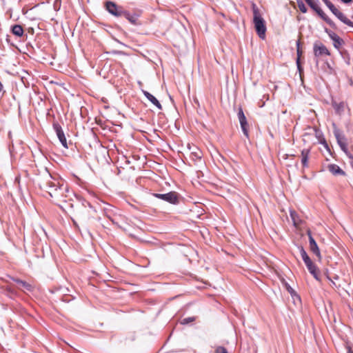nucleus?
Segmentation results:
<instances>
[{
	"label": "nucleus",
	"instance_id": "a211bd4d",
	"mask_svg": "<svg viewBox=\"0 0 353 353\" xmlns=\"http://www.w3.org/2000/svg\"><path fill=\"white\" fill-rule=\"evenodd\" d=\"M190 158L194 162L201 161L202 158V152L197 148H194L190 152Z\"/></svg>",
	"mask_w": 353,
	"mask_h": 353
},
{
	"label": "nucleus",
	"instance_id": "72a5a7b5",
	"mask_svg": "<svg viewBox=\"0 0 353 353\" xmlns=\"http://www.w3.org/2000/svg\"><path fill=\"white\" fill-rule=\"evenodd\" d=\"M338 38H339V37L336 34V35L333 38H332V40L334 41L336 40Z\"/></svg>",
	"mask_w": 353,
	"mask_h": 353
},
{
	"label": "nucleus",
	"instance_id": "4468645a",
	"mask_svg": "<svg viewBox=\"0 0 353 353\" xmlns=\"http://www.w3.org/2000/svg\"><path fill=\"white\" fill-rule=\"evenodd\" d=\"M327 170L333 174V175H345V172L337 165L336 164H329L327 166Z\"/></svg>",
	"mask_w": 353,
	"mask_h": 353
},
{
	"label": "nucleus",
	"instance_id": "cd10ccee",
	"mask_svg": "<svg viewBox=\"0 0 353 353\" xmlns=\"http://www.w3.org/2000/svg\"><path fill=\"white\" fill-rule=\"evenodd\" d=\"M296 48H297V56H298L297 58L300 59V56L301 54V51L300 50V41H297V42H296Z\"/></svg>",
	"mask_w": 353,
	"mask_h": 353
},
{
	"label": "nucleus",
	"instance_id": "6e6552de",
	"mask_svg": "<svg viewBox=\"0 0 353 353\" xmlns=\"http://www.w3.org/2000/svg\"><path fill=\"white\" fill-rule=\"evenodd\" d=\"M307 4L312 8L316 12L319 14V16L324 20L327 23H328L330 26L334 28L335 23L332 21L321 9V8L312 0H309L306 1Z\"/></svg>",
	"mask_w": 353,
	"mask_h": 353
},
{
	"label": "nucleus",
	"instance_id": "c9c22d12",
	"mask_svg": "<svg viewBox=\"0 0 353 353\" xmlns=\"http://www.w3.org/2000/svg\"><path fill=\"white\" fill-rule=\"evenodd\" d=\"M334 279H338V276H334Z\"/></svg>",
	"mask_w": 353,
	"mask_h": 353
},
{
	"label": "nucleus",
	"instance_id": "ddd939ff",
	"mask_svg": "<svg viewBox=\"0 0 353 353\" xmlns=\"http://www.w3.org/2000/svg\"><path fill=\"white\" fill-rule=\"evenodd\" d=\"M309 244H310V251L312 252L318 257L319 259H321V255L319 248L318 247L316 242L315 241V240L313 237H310V241H309Z\"/></svg>",
	"mask_w": 353,
	"mask_h": 353
},
{
	"label": "nucleus",
	"instance_id": "7ed1b4c3",
	"mask_svg": "<svg viewBox=\"0 0 353 353\" xmlns=\"http://www.w3.org/2000/svg\"><path fill=\"white\" fill-rule=\"evenodd\" d=\"M252 9L253 12V23L256 32L261 39L265 38L266 26L264 19L262 17L259 8L254 3L252 4Z\"/></svg>",
	"mask_w": 353,
	"mask_h": 353
},
{
	"label": "nucleus",
	"instance_id": "473e14b6",
	"mask_svg": "<svg viewBox=\"0 0 353 353\" xmlns=\"http://www.w3.org/2000/svg\"><path fill=\"white\" fill-rule=\"evenodd\" d=\"M345 3H349L352 1V0H341Z\"/></svg>",
	"mask_w": 353,
	"mask_h": 353
},
{
	"label": "nucleus",
	"instance_id": "f8f14e48",
	"mask_svg": "<svg viewBox=\"0 0 353 353\" xmlns=\"http://www.w3.org/2000/svg\"><path fill=\"white\" fill-rule=\"evenodd\" d=\"M314 52L316 57H319L323 54L330 55L329 50L323 44L318 45L315 43L314 46Z\"/></svg>",
	"mask_w": 353,
	"mask_h": 353
},
{
	"label": "nucleus",
	"instance_id": "aec40b11",
	"mask_svg": "<svg viewBox=\"0 0 353 353\" xmlns=\"http://www.w3.org/2000/svg\"><path fill=\"white\" fill-rule=\"evenodd\" d=\"M12 32L17 37H21L23 34V29L20 25H14L12 28Z\"/></svg>",
	"mask_w": 353,
	"mask_h": 353
},
{
	"label": "nucleus",
	"instance_id": "9d476101",
	"mask_svg": "<svg viewBox=\"0 0 353 353\" xmlns=\"http://www.w3.org/2000/svg\"><path fill=\"white\" fill-rule=\"evenodd\" d=\"M53 129L56 132L57 136L65 148H68L67 140L61 126L57 122L53 123Z\"/></svg>",
	"mask_w": 353,
	"mask_h": 353
},
{
	"label": "nucleus",
	"instance_id": "9b49d317",
	"mask_svg": "<svg viewBox=\"0 0 353 353\" xmlns=\"http://www.w3.org/2000/svg\"><path fill=\"white\" fill-rule=\"evenodd\" d=\"M13 281L18 285L17 288L19 290H21L24 292H26V291L32 292L33 291L34 288L31 284H30L24 281H22L19 279H13Z\"/></svg>",
	"mask_w": 353,
	"mask_h": 353
},
{
	"label": "nucleus",
	"instance_id": "2eb2a0df",
	"mask_svg": "<svg viewBox=\"0 0 353 353\" xmlns=\"http://www.w3.org/2000/svg\"><path fill=\"white\" fill-rule=\"evenodd\" d=\"M123 16L128 20L130 23L133 25H138V18L139 17L137 14H130L128 11L125 10Z\"/></svg>",
	"mask_w": 353,
	"mask_h": 353
},
{
	"label": "nucleus",
	"instance_id": "412c9836",
	"mask_svg": "<svg viewBox=\"0 0 353 353\" xmlns=\"http://www.w3.org/2000/svg\"><path fill=\"white\" fill-rule=\"evenodd\" d=\"M338 144L339 145L341 149L345 152V153L347 152V142H346V139L344 138L342 140H339L337 141Z\"/></svg>",
	"mask_w": 353,
	"mask_h": 353
},
{
	"label": "nucleus",
	"instance_id": "39448f33",
	"mask_svg": "<svg viewBox=\"0 0 353 353\" xmlns=\"http://www.w3.org/2000/svg\"><path fill=\"white\" fill-rule=\"evenodd\" d=\"M330 11L343 23L353 28V22L348 19L345 14L339 11L330 0H323Z\"/></svg>",
	"mask_w": 353,
	"mask_h": 353
},
{
	"label": "nucleus",
	"instance_id": "c85d7f7f",
	"mask_svg": "<svg viewBox=\"0 0 353 353\" xmlns=\"http://www.w3.org/2000/svg\"><path fill=\"white\" fill-rule=\"evenodd\" d=\"M285 286H286L287 290L288 291L289 293L291 294V295H293L294 294H295L294 290L290 287V285L286 283Z\"/></svg>",
	"mask_w": 353,
	"mask_h": 353
},
{
	"label": "nucleus",
	"instance_id": "4c0bfd02",
	"mask_svg": "<svg viewBox=\"0 0 353 353\" xmlns=\"http://www.w3.org/2000/svg\"><path fill=\"white\" fill-rule=\"evenodd\" d=\"M352 18H353V17H352Z\"/></svg>",
	"mask_w": 353,
	"mask_h": 353
},
{
	"label": "nucleus",
	"instance_id": "7c9ffc66",
	"mask_svg": "<svg viewBox=\"0 0 353 353\" xmlns=\"http://www.w3.org/2000/svg\"><path fill=\"white\" fill-rule=\"evenodd\" d=\"M307 234L308 236V238H309V241H310V237H312V233H311V231L310 230H307Z\"/></svg>",
	"mask_w": 353,
	"mask_h": 353
},
{
	"label": "nucleus",
	"instance_id": "2f4dec72",
	"mask_svg": "<svg viewBox=\"0 0 353 353\" xmlns=\"http://www.w3.org/2000/svg\"><path fill=\"white\" fill-rule=\"evenodd\" d=\"M327 279L331 281V283H332V285L336 288H338V286L336 285V283H334V281L333 280H332L330 277L327 276Z\"/></svg>",
	"mask_w": 353,
	"mask_h": 353
},
{
	"label": "nucleus",
	"instance_id": "bb28decb",
	"mask_svg": "<svg viewBox=\"0 0 353 353\" xmlns=\"http://www.w3.org/2000/svg\"><path fill=\"white\" fill-rule=\"evenodd\" d=\"M325 31L326 33H327V34L329 35V37H330V38L331 39H332V38H333L336 35L335 32H334L332 30H328L327 28H325Z\"/></svg>",
	"mask_w": 353,
	"mask_h": 353
},
{
	"label": "nucleus",
	"instance_id": "1a4fd4ad",
	"mask_svg": "<svg viewBox=\"0 0 353 353\" xmlns=\"http://www.w3.org/2000/svg\"><path fill=\"white\" fill-rule=\"evenodd\" d=\"M237 115H238V119H239L243 133L247 138H248L249 137V132H248L249 125L247 122L246 117H245L244 112L241 108H240L239 109Z\"/></svg>",
	"mask_w": 353,
	"mask_h": 353
},
{
	"label": "nucleus",
	"instance_id": "f3484780",
	"mask_svg": "<svg viewBox=\"0 0 353 353\" xmlns=\"http://www.w3.org/2000/svg\"><path fill=\"white\" fill-rule=\"evenodd\" d=\"M332 105L337 114L341 115L343 113L345 108V103L343 101L340 103L332 101Z\"/></svg>",
	"mask_w": 353,
	"mask_h": 353
},
{
	"label": "nucleus",
	"instance_id": "0eeeda50",
	"mask_svg": "<svg viewBox=\"0 0 353 353\" xmlns=\"http://www.w3.org/2000/svg\"><path fill=\"white\" fill-rule=\"evenodd\" d=\"M105 7L110 14L117 17L123 16L125 12L123 7L117 5L114 2L111 1H106L105 3Z\"/></svg>",
	"mask_w": 353,
	"mask_h": 353
},
{
	"label": "nucleus",
	"instance_id": "f03ea898",
	"mask_svg": "<svg viewBox=\"0 0 353 353\" xmlns=\"http://www.w3.org/2000/svg\"><path fill=\"white\" fill-rule=\"evenodd\" d=\"M95 210L87 201H84L81 205L77 208L72 219L73 223L77 226V222L81 224H87L90 219L93 218Z\"/></svg>",
	"mask_w": 353,
	"mask_h": 353
},
{
	"label": "nucleus",
	"instance_id": "393cba45",
	"mask_svg": "<svg viewBox=\"0 0 353 353\" xmlns=\"http://www.w3.org/2000/svg\"><path fill=\"white\" fill-rule=\"evenodd\" d=\"M195 317L192 316V317H188V318H184L182 321H181V323L183 324V325H186V324H188L190 322H192L194 321H195Z\"/></svg>",
	"mask_w": 353,
	"mask_h": 353
},
{
	"label": "nucleus",
	"instance_id": "e433bc0d",
	"mask_svg": "<svg viewBox=\"0 0 353 353\" xmlns=\"http://www.w3.org/2000/svg\"><path fill=\"white\" fill-rule=\"evenodd\" d=\"M305 1H308L309 0H305Z\"/></svg>",
	"mask_w": 353,
	"mask_h": 353
},
{
	"label": "nucleus",
	"instance_id": "dca6fc26",
	"mask_svg": "<svg viewBox=\"0 0 353 353\" xmlns=\"http://www.w3.org/2000/svg\"><path fill=\"white\" fill-rule=\"evenodd\" d=\"M143 93L144 96L152 103L154 104L159 110H162V105L159 103V101L149 92L143 90Z\"/></svg>",
	"mask_w": 353,
	"mask_h": 353
},
{
	"label": "nucleus",
	"instance_id": "a878e982",
	"mask_svg": "<svg viewBox=\"0 0 353 353\" xmlns=\"http://www.w3.org/2000/svg\"><path fill=\"white\" fill-rule=\"evenodd\" d=\"M214 353H228V350H226V348H225L224 347H222V346H218L216 350H215V352Z\"/></svg>",
	"mask_w": 353,
	"mask_h": 353
},
{
	"label": "nucleus",
	"instance_id": "f257e3e1",
	"mask_svg": "<svg viewBox=\"0 0 353 353\" xmlns=\"http://www.w3.org/2000/svg\"><path fill=\"white\" fill-rule=\"evenodd\" d=\"M41 189L46 190L53 201L61 206V203L66 202L70 196V191L66 184L61 183L59 179L49 174L39 184Z\"/></svg>",
	"mask_w": 353,
	"mask_h": 353
},
{
	"label": "nucleus",
	"instance_id": "423d86ee",
	"mask_svg": "<svg viewBox=\"0 0 353 353\" xmlns=\"http://www.w3.org/2000/svg\"><path fill=\"white\" fill-rule=\"evenodd\" d=\"M153 196L172 205H176L179 203L180 196L176 192H170L166 194L154 193Z\"/></svg>",
	"mask_w": 353,
	"mask_h": 353
},
{
	"label": "nucleus",
	"instance_id": "f704fd0d",
	"mask_svg": "<svg viewBox=\"0 0 353 353\" xmlns=\"http://www.w3.org/2000/svg\"><path fill=\"white\" fill-rule=\"evenodd\" d=\"M291 216H292V219L294 220V212H291Z\"/></svg>",
	"mask_w": 353,
	"mask_h": 353
},
{
	"label": "nucleus",
	"instance_id": "5701e85b",
	"mask_svg": "<svg viewBox=\"0 0 353 353\" xmlns=\"http://www.w3.org/2000/svg\"><path fill=\"white\" fill-rule=\"evenodd\" d=\"M297 5L299 10L305 13L307 12V8L304 3L301 0H297Z\"/></svg>",
	"mask_w": 353,
	"mask_h": 353
},
{
	"label": "nucleus",
	"instance_id": "c756f323",
	"mask_svg": "<svg viewBox=\"0 0 353 353\" xmlns=\"http://www.w3.org/2000/svg\"><path fill=\"white\" fill-rule=\"evenodd\" d=\"M296 65H297V68H298L299 71L301 72V70H302V68H301V66L300 65L299 58H297V59H296Z\"/></svg>",
	"mask_w": 353,
	"mask_h": 353
},
{
	"label": "nucleus",
	"instance_id": "20e7f679",
	"mask_svg": "<svg viewBox=\"0 0 353 353\" xmlns=\"http://www.w3.org/2000/svg\"><path fill=\"white\" fill-rule=\"evenodd\" d=\"M300 253L302 257V259L303 260L307 270L310 272L311 274L313 275V276L316 279L319 280V272L318 270V268L314 264L312 261L310 259V258L308 256L307 252L304 250L303 247L300 248Z\"/></svg>",
	"mask_w": 353,
	"mask_h": 353
},
{
	"label": "nucleus",
	"instance_id": "b1692460",
	"mask_svg": "<svg viewBox=\"0 0 353 353\" xmlns=\"http://www.w3.org/2000/svg\"><path fill=\"white\" fill-rule=\"evenodd\" d=\"M343 43H344L343 40L342 39H341L340 37L338 38L336 40L334 41V46L336 49H339L343 46Z\"/></svg>",
	"mask_w": 353,
	"mask_h": 353
},
{
	"label": "nucleus",
	"instance_id": "4be33fe9",
	"mask_svg": "<svg viewBox=\"0 0 353 353\" xmlns=\"http://www.w3.org/2000/svg\"><path fill=\"white\" fill-rule=\"evenodd\" d=\"M334 136H335L337 141L339 140H342L344 138H345V136L341 132V131L336 128L334 129Z\"/></svg>",
	"mask_w": 353,
	"mask_h": 353
},
{
	"label": "nucleus",
	"instance_id": "6ab92c4d",
	"mask_svg": "<svg viewBox=\"0 0 353 353\" xmlns=\"http://www.w3.org/2000/svg\"><path fill=\"white\" fill-rule=\"evenodd\" d=\"M310 150L304 149L301 151V163L304 168L308 167Z\"/></svg>",
	"mask_w": 353,
	"mask_h": 353
}]
</instances>
